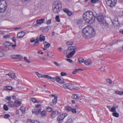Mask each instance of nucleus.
I'll use <instances>...</instances> for the list:
<instances>
[{
  "instance_id": "f257e3e1",
  "label": "nucleus",
  "mask_w": 123,
  "mask_h": 123,
  "mask_svg": "<svg viewBox=\"0 0 123 123\" xmlns=\"http://www.w3.org/2000/svg\"><path fill=\"white\" fill-rule=\"evenodd\" d=\"M82 35L86 39H89L95 36V32L93 27L88 25L82 30Z\"/></svg>"
},
{
  "instance_id": "f03ea898",
  "label": "nucleus",
  "mask_w": 123,
  "mask_h": 123,
  "mask_svg": "<svg viewBox=\"0 0 123 123\" xmlns=\"http://www.w3.org/2000/svg\"><path fill=\"white\" fill-rule=\"evenodd\" d=\"M84 19L88 23H93L95 20V18L93 12L91 11H87L85 12L83 15Z\"/></svg>"
},
{
  "instance_id": "7ed1b4c3",
  "label": "nucleus",
  "mask_w": 123,
  "mask_h": 123,
  "mask_svg": "<svg viewBox=\"0 0 123 123\" xmlns=\"http://www.w3.org/2000/svg\"><path fill=\"white\" fill-rule=\"evenodd\" d=\"M53 10L54 13H58L62 10V4L60 1H57L54 2L53 5Z\"/></svg>"
},
{
  "instance_id": "20e7f679",
  "label": "nucleus",
  "mask_w": 123,
  "mask_h": 123,
  "mask_svg": "<svg viewBox=\"0 0 123 123\" xmlns=\"http://www.w3.org/2000/svg\"><path fill=\"white\" fill-rule=\"evenodd\" d=\"M5 0H0V13L4 12L6 10V3Z\"/></svg>"
},
{
  "instance_id": "39448f33",
  "label": "nucleus",
  "mask_w": 123,
  "mask_h": 123,
  "mask_svg": "<svg viewBox=\"0 0 123 123\" xmlns=\"http://www.w3.org/2000/svg\"><path fill=\"white\" fill-rule=\"evenodd\" d=\"M77 49L75 46H70L69 47L68 50L70 52V53L66 55V57L68 58H70L73 56L75 53V50Z\"/></svg>"
},
{
  "instance_id": "423d86ee",
  "label": "nucleus",
  "mask_w": 123,
  "mask_h": 123,
  "mask_svg": "<svg viewBox=\"0 0 123 123\" xmlns=\"http://www.w3.org/2000/svg\"><path fill=\"white\" fill-rule=\"evenodd\" d=\"M106 5L111 7H113L115 6L117 0H105Z\"/></svg>"
},
{
  "instance_id": "0eeeda50",
  "label": "nucleus",
  "mask_w": 123,
  "mask_h": 123,
  "mask_svg": "<svg viewBox=\"0 0 123 123\" xmlns=\"http://www.w3.org/2000/svg\"><path fill=\"white\" fill-rule=\"evenodd\" d=\"M36 107L34 109L32 110V112L35 115H38L41 109V105L40 104L37 105L36 106Z\"/></svg>"
},
{
  "instance_id": "6e6552de",
  "label": "nucleus",
  "mask_w": 123,
  "mask_h": 123,
  "mask_svg": "<svg viewBox=\"0 0 123 123\" xmlns=\"http://www.w3.org/2000/svg\"><path fill=\"white\" fill-rule=\"evenodd\" d=\"M63 87L65 89H68L70 90H71L73 88L72 85L70 83H67L64 84L63 85Z\"/></svg>"
},
{
  "instance_id": "1a4fd4ad",
  "label": "nucleus",
  "mask_w": 123,
  "mask_h": 123,
  "mask_svg": "<svg viewBox=\"0 0 123 123\" xmlns=\"http://www.w3.org/2000/svg\"><path fill=\"white\" fill-rule=\"evenodd\" d=\"M67 116V114L66 113L61 114L58 116L57 118V120H62Z\"/></svg>"
},
{
  "instance_id": "9d476101",
  "label": "nucleus",
  "mask_w": 123,
  "mask_h": 123,
  "mask_svg": "<svg viewBox=\"0 0 123 123\" xmlns=\"http://www.w3.org/2000/svg\"><path fill=\"white\" fill-rule=\"evenodd\" d=\"M25 33L23 31H21L18 33L17 37L20 38L23 37L25 34Z\"/></svg>"
},
{
  "instance_id": "9b49d317",
  "label": "nucleus",
  "mask_w": 123,
  "mask_h": 123,
  "mask_svg": "<svg viewBox=\"0 0 123 123\" xmlns=\"http://www.w3.org/2000/svg\"><path fill=\"white\" fill-rule=\"evenodd\" d=\"M84 63L86 65H90L92 64V62L91 60L89 59L84 61Z\"/></svg>"
},
{
  "instance_id": "f8f14e48",
  "label": "nucleus",
  "mask_w": 123,
  "mask_h": 123,
  "mask_svg": "<svg viewBox=\"0 0 123 123\" xmlns=\"http://www.w3.org/2000/svg\"><path fill=\"white\" fill-rule=\"evenodd\" d=\"M101 25L103 28H107L108 27V24L105 21H104L101 24Z\"/></svg>"
},
{
  "instance_id": "ddd939ff",
  "label": "nucleus",
  "mask_w": 123,
  "mask_h": 123,
  "mask_svg": "<svg viewBox=\"0 0 123 123\" xmlns=\"http://www.w3.org/2000/svg\"><path fill=\"white\" fill-rule=\"evenodd\" d=\"M96 18L98 21L101 22L104 19V17L102 14H99L98 16Z\"/></svg>"
},
{
  "instance_id": "4468645a",
  "label": "nucleus",
  "mask_w": 123,
  "mask_h": 123,
  "mask_svg": "<svg viewBox=\"0 0 123 123\" xmlns=\"http://www.w3.org/2000/svg\"><path fill=\"white\" fill-rule=\"evenodd\" d=\"M49 96L50 97H54V99L52 100V101L53 104H55L57 102V97L55 96V95L52 94L50 95Z\"/></svg>"
},
{
  "instance_id": "2eb2a0df",
  "label": "nucleus",
  "mask_w": 123,
  "mask_h": 123,
  "mask_svg": "<svg viewBox=\"0 0 123 123\" xmlns=\"http://www.w3.org/2000/svg\"><path fill=\"white\" fill-rule=\"evenodd\" d=\"M57 112L58 113V111L57 110H56L52 112V113L51 114V117L52 119H53L55 117L56 115V113Z\"/></svg>"
},
{
  "instance_id": "dca6fc26",
  "label": "nucleus",
  "mask_w": 123,
  "mask_h": 123,
  "mask_svg": "<svg viewBox=\"0 0 123 123\" xmlns=\"http://www.w3.org/2000/svg\"><path fill=\"white\" fill-rule=\"evenodd\" d=\"M21 101L17 100L14 102V106L18 107L21 105Z\"/></svg>"
},
{
  "instance_id": "f3484780",
  "label": "nucleus",
  "mask_w": 123,
  "mask_h": 123,
  "mask_svg": "<svg viewBox=\"0 0 123 123\" xmlns=\"http://www.w3.org/2000/svg\"><path fill=\"white\" fill-rule=\"evenodd\" d=\"M56 81L58 83L61 84H62L64 83V80L61 81L60 78L59 77L56 76Z\"/></svg>"
},
{
  "instance_id": "a211bd4d",
  "label": "nucleus",
  "mask_w": 123,
  "mask_h": 123,
  "mask_svg": "<svg viewBox=\"0 0 123 123\" xmlns=\"http://www.w3.org/2000/svg\"><path fill=\"white\" fill-rule=\"evenodd\" d=\"M9 107H13L14 106V102L12 101H10L7 103Z\"/></svg>"
},
{
  "instance_id": "6ab92c4d",
  "label": "nucleus",
  "mask_w": 123,
  "mask_h": 123,
  "mask_svg": "<svg viewBox=\"0 0 123 123\" xmlns=\"http://www.w3.org/2000/svg\"><path fill=\"white\" fill-rule=\"evenodd\" d=\"M81 97V96L75 94H73L71 96V98H73L79 99Z\"/></svg>"
},
{
  "instance_id": "aec40b11",
  "label": "nucleus",
  "mask_w": 123,
  "mask_h": 123,
  "mask_svg": "<svg viewBox=\"0 0 123 123\" xmlns=\"http://www.w3.org/2000/svg\"><path fill=\"white\" fill-rule=\"evenodd\" d=\"M45 20L44 18L38 20L36 21L37 23L39 24H41L44 22Z\"/></svg>"
},
{
  "instance_id": "412c9836",
  "label": "nucleus",
  "mask_w": 123,
  "mask_h": 123,
  "mask_svg": "<svg viewBox=\"0 0 123 123\" xmlns=\"http://www.w3.org/2000/svg\"><path fill=\"white\" fill-rule=\"evenodd\" d=\"M6 75H8L10 77L12 78H14L15 76V74L14 73H11L7 74Z\"/></svg>"
},
{
  "instance_id": "4be33fe9",
  "label": "nucleus",
  "mask_w": 123,
  "mask_h": 123,
  "mask_svg": "<svg viewBox=\"0 0 123 123\" xmlns=\"http://www.w3.org/2000/svg\"><path fill=\"white\" fill-rule=\"evenodd\" d=\"M39 39L40 42L44 41L45 40V37L43 35L41 34L40 36Z\"/></svg>"
},
{
  "instance_id": "5701e85b",
  "label": "nucleus",
  "mask_w": 123,
  "mask_h": 123,
  "mask_svg": "<svg viewBox=\"0 0 123 123\" xmlns=\"http://www.w3.org/2000/svg\"><path fill=\"white\" fill-rule=\"evenodd\" d=\"M65 109L68 111H71L72 108L70 106H67L65 107Z\"/></svg>"
},
{
  "instance_id": "b1692460",
  "label": "nucleus",
  "mask_w": 123,
  "mask_h": 123,
  "mask_svg": "<svg viewBox=\"0 0 123 123\" xmlns=\"http://www.w3.org/2000/svg\"><path fill=\"white\" fill-rule=\"evenodd\" d=\"M44 47L46 48H48L49 47L50 45L49 43H48L46 42H45L44 43Z\"/></svg>"
},
{
  "instance_id": "393cba45",
  "label": "nucleus",
  "mask_w": 123,
  "mask_h": 123,
  "mask_svg": "<svg viewBox=\"0 0 123 123\" xmlns=\"http://www.w3.org/2000/svg\"><path fill=\"white\" fill-rule=\"evenodd\" d=\"M84 59L82 57H80L78 59L79 62L80 63L84 62Z\"/></svg>"
},
{
  "instance_id": "a878e982",
  "label": "nucleus",
  "mask_w": 123,
  "mask_h": 123,
  "mask_svg": "<svg viewBox=\"0 0 123 123\" xmlns=\"http://www.w3.org/2000/svg\"><path fill=\"white\" fill-rule=\"evenodd\" d=\"M46 114V111H42L41 113V116L43 117L45 116Z\"/></svg>"
},
{
  "instance_id": "bb28decb",
  "label": "nucleus",
  "mask_w": 123,
  "mask_h": 123,
  "mask_svg": "<svg viewBox=\"0 0 123 123\" xmlns=\"http://www.w3.org/2000/svg\"><path fill=\"white\" fill-rule=\"evenodd\" d=\"M112 115L115 117H117L119 116L118 114L116 112H114L112 114Z\"/></svg>"
},
{
  "instance_id": "cd10ccee",
  "label": "nucleus",
  "mask_w": 123,
  "mask_h": 123,
  "mask_svg": "<svg viewBox=\"0 0 123 123\" xmlns=\"http://www.w3.org/2000/svg\"><path fill=\"white\" fill-rule=\"evenodd\" d=\"M115 93L117 94L122 95L123 94V91H116Z\"/></svg>"
},
{
  "instance_id": "c85d7f7f",
  "label": "nucleus",
  "mask_w": 123,
  "mask_h": 123,
  "mask_svg": "<svg viewBox=\"0 0 123 123\" xmlns=\"http://www.w3.org/2000/svg\"><path fill=\"white\" fill-rule=\"evenodd\" d=\"M47 110L48 112H51L53 111V109L50 107H48L47 108Z\"/></svg>"
},
{
  "instance_id": "c756f323",
  "label": "nucleus",
  "mask_w": 123,
  "mask_h": 123,
  "mask_svg": "<svg viewBox=\"0 0 123 123\" xmlns=\"http://www.w3.org/2000/svg\"><path fill=\"white\" fill-rule=\"evenodd\" d=\"M10 36L9 35V34H6V35H5L3 37V38L5 39L9 38H10Z\"/></svg>"
},
{
  "instance_id": "7c9ffc66",
  "label": "nucleus",
  "mask_w": 123,
  "mask_h": 123,
  "mask_svg": "<svg viewBox=\"0 0 123 123\" xmlns=\"http://www.w3.org/2000/svg\"><path fill=\"white\" fill-rule=\"evenodd\" d=\"M82 69H76L74 71L72 72V73L73 74H75L76 73L78 72V71H79L80 70H82Z\"/></svg>"
},
{
  "instance_id": "2f4dec72",
  "label": "nucleus",
  "mask_w": 123,
  "mask_h": 123,
  "mask_svg": "<svg viewBox=\"0 0 123 123\" xmlns=\"http://www.w3.org/2000/svg\"><path fill=\"white\" fill-rule=\"evenodd\" d=\"M55 20L56 21L58 22H60V19L59 16L57 15L56 16Z\"/></svg>"
},
{
  "instance_id": "473e14b6",
  "label": "nucleus",
  "mask_w": 123,
  "mask_h": 123,
  "mask_svg": "<svg viewBox=\"0 0 123 123\" xmlns=\"http://www.w3.org/2000/svg\"><path fill=\"white\" fill-rule=\"evenodd\" d=\"M73 121L71 119H69L67 120V121L65 123H72Z\"/></svg>"
},
{
  "instance_id": "72a5a7b5",
  "label": "nucleus",
  "mask_w": 123,
  "mask_h": 123,
  "mask_svg": "<svg viewBox=\"0 0 123 123\" xmlns=\"http://www.w3.org/2000/svg\"><path fill=\"white\" fill-rule=\"evenodd\" d=\"M3 51V50L2 49L0 50V57H2L4 55V54Z\"/></svg>"
},
{
  "instance_id": "f704fd0d",
  "label": "nucleus",
  "mask_w": 123,
  "mask_h": 123,
  "mask_svg": "<svg viewBox=\"0 0 123 123\" xmlns=\"http://www.w3.org/2000/svg\"><path fill=\"white\" fill-rule=\"evenodd\" d=\"M4 45L6 46H9L10 45V43L9 42H7L4 43Z\"/></svg>"
},
{
  "instance_id": "c9c22d12",
  "label": "nucleus",
  "mask_w": 123,
  "mask_h": 123,
  "mask_svg": "<svg viewBox=\"0 0 123 123\" xmlns=\"http://www.w3.org/2000/svg\"><path fill=\"white\" fill-rule=\"evenodd\" d=\"M91 1L92 3H96L99 2V0H91Z\"/></svg>"
},
{
  "instance_id": "e433bc0d",
  "label": "nucleus",
  "mask_w": 123,
  "mask_h": 123,
  "mask_svg": "<svg viewBox=\"0 0 123 123\" xmlns=\"http://www.w3.org/2000/svg\"><path fill=\"white\" fill-rule=\"evenodd\" d=\"M4 109L6 111H7L8 110V108L7 106L6 105H4L3 106Z\"/></svg>"
},
{
  "instance_id": "4c0bfd02",
  "label": "nucleus",
  "mask_w": 123,
  "mask_h": 123,
  "mask_svg": "<svg viewBox=\"0 0 123 123\" xmlns=\"http://www.w3.org/2000/svg\"><path fill=\"white\" fill-rule=\"evenodd\" d=\"M106 82L107 83L109 84H111L112 83V80L110 79H107L106 80Z\"/></svg>"
},
{
  "instance_id": "58836bf2",
  "label": "nucleus",
  "mask_w": 123,
  "mask_h": 123,
  "mask_svg": "<svg viewBox=\"0 0 123 123\" xmlns=\"http://www.w3.org/2000/svg\"><path fill=\"white\" fill-rule=\"evenodd\" d=\"M31 100L34 103H38L39 102L37 101L36 100V99L34 98H32L31 99Z\"/></svg>"
},
{
  "instance_id": "ea45409f",
  "label": "nucleus",
  "mask_w": 123,
  "mask_h": 123,
  "mask_svg": "<svg viewBox=\"0 0 123 123\" xmlns=\"http://www.w3.org/2000/svg\"><path fill=\"white\" fill-rule=\"evenodd\" d=\"M73 43V42L71 41H69L66 42V44L68 45H72Z\"/></svg>"
},
{
  "instance_id": "a19ab883",
  "label": "nucleus",
  "mask_w": 123,
  "mask_h": 123,
  "mask_svg": "<svg viewBox=\"0 0 123 123\" xmlns=\"http://www.w3.org/2000/svg\"><path fill=\"white\" fill-rule=\"evenodd\" d=\"M11 57L12 58H13L14 59H17V57H18L17 55H12L11 56Z\"/></svg>"
},
{
  "instance_id": "79ce46f5",
  "label": "nucleus",
  "mask_w": 123,
  "mask_h": 123,
  "mask_svg": "<svg viewBox=\"0 0 123 123\" xmlns=\"http://www.w3.org/2000/svg\"><path fill=\"white\" fill-rule=\"evenodd\" d=\"M36 74H37V75L39 77H43V75L41 74H39L37 72H36Z\"/></svg>"
},
{
  "instance_id": "37998d69",
  "label": "nucleus",
  "mask_w": 123,
  "mask_h": 123,
  "mask_svg": "<svg viewBox=\"0 0 123 123\" xmlns=\"http://www.w3.org/2000/svg\"><path fill=\"white\" fill-rule=\"evenodd\" d=\"M20 109L21 111L24 112L25 111V108L24 106H22L20 107Z\"/></svg>"
},
{
  "instance_id": "c03bdc74",
  "label": "nucleus",
  "mask_w": 123,
  "mask_h": 123,
  "mask_svg": "<svg viewBox=\"0 0 123 123\" xmlns=\"http://www.w3.org/2000/svg\"><path fill=\"white\" fill-rule=\"evenodd\" d=\"M17 60H21L23 59V57L20 55H17Z\"/></svg>"
},
{
  "instance_id": "a18cd8bd",
  "label": "nucleus",
  "mask_w": 123,
  "mask_h": 123,
  "mask_svg": "<svg viewBox=\"0 0 123 123\" xmlns=\"http://www.w3.org/2000/svg\"><path fill=\"white\" fill-rule=\"evenodd\" d=\"M6 89L8 90H12L13 89L12 87L11 86H6Z\"/></svg>"
},
{
  "instance_id": "49530a36",
  "label": "nucleus",
  "mask_w": 123,
  "mask_h": 123,
  "mask_svg": "<svg viewBox=\"0 0 123 123\" xmlns=\"http://www.w3.org/2000/svg\"><path fill=\"white\" fill-rule=\"evenodd\" d=\"M82 22V20H78L77 22V23L78 25H81Z\"/></svg>"
},
{
  "instance_id": "de8ad7c7",
  "label": "nucleus",
  "mask_w": 123,
  "mask_h": 123,
  "mask_svg": "<svg viewBox=\"0 0 123 123\" xmlns=\"http://www.w3.org/2000/svg\"><path fill=\"white\" fill-rule=\"evenodd\" d=\"M110 111L111 112H116V108L114 107H112Z\"/></svg>"
},
{
  "instance_id": "09e8293b",
  "label": "nucleus",
  "mask_w": 123,
  "mask_h": 123,
  "mask_svg": "<svg viewBox=\"0 0 123 123\" xmlns=\"http://www.w3.org/2000/svg\"><path fill=\"white\" fill-rule=\"evenodd\" d=\"M43 78L50 79V78H51V77H50L49 75H43Z\"/></svg>"
},
{
  "instance_id": "8fccbe9b",
  "label": "nucleus",
  "mask_w": 123,
  "mask_h": 123,
  "mask_svg": "<svg viewBox=\"0 0 123 123\" xmlns=\"http://www.w3.org/2000/svg\"><path fill=\"white\" fill-rule=\"evenodd\" d=\"M63 10L64 12L66 13H68V12L69 10H68V9L66 8L63 9Z\"/></svg>"
},
{
  "instance_id": "3c124183",
  "label": "nucleus",
  "mask_w": 123,
  "mask_h": 123,
  "mask_svg": "<svg viewBox=\"0 0 123 123\" xmlns=\"http://www.w3.org/2000/svg\"><path fill=\"white\" fill-rule=\"evenodd\" d=\"M24 59L25 61L27 62L28 63H30V62L27 59L26 57H25L24 58Z\"/></svg>"
},
{
  "instance_id": "603ef678",
  "label": "nucleus",
  "mask_w": 123,
  "mask_h": 123,
  "mask_svg": "<svg viewBox=\"0 0 123 123\" xmlns=\"http://www.w3.org/2000/svg\"><path fill=\"white\" fill-rule=\"evenodd\" d=\"M10 117V116L8 114H5L4 115V118H7Z\"/></svg>"
},
{
  "instance_id": "864d4df0",
  "label": "nucleus",
  "mask_w": 123,
  "mask_h": 123,
  "mask_svg": "<svg viewBox=\"0 0 123 123\" xmlns=\"http://www.w3.org/2000/svg\"><path fill=\"white\" fill-rule=\"evenodd\" d=\"M39 37H37V38H36V39H35V42H37L38 43H39Z\"/></svg>"
},
{
  "instance_id": "5fc2aeb1",
  "label": "nucleus",
  "mask_w": 123,
  "mask_h": 123,
  "mask_svg": "<svg viewBox=\"0 0 123 123\" xmlns=\"http://www.w3.org/2000/svg\"><path fill=\"white\" fill-rule=\"evenodd\" d=\"M50 79H51V81H52L53 82L55 81L56 80V77H51Z\"/></svg>"
},
{
  "instance_id": "6e6d98bb",
  "label": "nucleus",
  "mask_w": 123,
  "mask_h": 123,
  "mask_svg": "<svg viewBox=\"0 0 123 123\" xmlns=\"http://www.w3.org/2000/svg\"><path fill=\"white\" fill-rule=\"evenodd\" d=\"M30 123H40L37 120H32L31 121Z\"/></svg>"
},
{
  "instance_id": "4d7b16f0",
  "label": "nucleus",
  "mask_w": 123,
  "mask_h": 123,
  "mask_svg": "<svg viewBox=\"0 0 123 123\" xmlns=\"http://www.w3.org/2000/svg\"><path fill=\"white\" fill-rule=\"evenodd\" d=\"M54 64L56 66L59 67L60 66V64H59L57 62H54Z\"/></svg>"
},
{
  "instance_id": "13d9d810",
  "label": "nucleus",
  "mask_w": 123,
  "mask_h": 123,
  "mask_svg": "<svg viewBox=\"0 0 123 123\" xmlns=\"http://www.w3.org/2000/svg\"><path fill=\"white\" fill-rule=\"evenodd\" d=\"M35 39L34 37L31 38L30 39V42L32 43L34 42L35 41Z\"/></svg>"
},
{
  "instance_id": "bf43d9fd",
  "label": "nucleus",
  "mask_w": 123,
  "mask_h": 123,
  "mask_svg": "<svg viewBox=\"0 0 123 123\" xmlns=\"http://www.w3.org/2000/svg\"><path fill=\"white\" fill-rule=\"evenodd\" d=\"M11 99V97H10V96H7L6 97V100H8L9 101H10V100Z\"/></svg>"
},
{
  "instance_id": "052dcab7",
  "label": "nucleus",
  "mask_w": 123,
  "mask_h": 123,
  "mask_svg": "<svg viewBox=\"0 0 123 123\" xmlns=\"http://www.w3.org/2000/svg\"><path fill=\"white\" fill-rule=\"evenodd\" d=\"M61 74L62 76H63L67 75V74L65 73L62 72L61 73Z\"/></svg>"
},
{
  "instance_id": "680f3d73",
  "label": "nucleus",
  "mask_w": 123,
  "mask_h": 123,
  "mask_svg": "<svg viewBox=\"0 0 123 123\" xmlns=\"http://www.w3.org/2000/svg\"><path fill=\"white\" fill-rule=\"evenodd\" d=\"M71 111L73 113H76V109H72Z\"/></svg>"
},
{
  "instance_id": "e2e57ef3",
  "label": "nucleus",
  "mask_w": 123,
  "mask_h": 123,
  "mask_svg": "<svg viewBox=\"0 0 123 123\" xmlns=\"http://www.w3.org/2000/svg\"><path fill=\"white\" fill-rule=\"evenodd\" d=\"M67 14L68 16H70L72 15V13L71 11L69 10Z\"/></svg>"
},
{
  "instance_id": "0e129e2a",
  "label": "nucleus",
  "mask_w": 123,
  "mask_h": 123,
  "mask_svg": "<svg viewBox=\"0 0 123 123\" xmlns=\"http://www.w3.org/2000/svg\"><path fill=\"white\" fill-rule=\"evenodd\" d=\"M67 61L70 63H72L73 62V61L71 59H68L66 60Z\"/></svg>"
},
{
  "instance_id": "69168bd1",
  "label": "nucleus",
  "mask_w": 123,
  "mask_h": 123,
  "mask_svg": "<svg viewBox=\"0 0 123 123\" xmlns=\"http://www.w3.org/2000/svg\"><path fill=\"white\" fill-rule=\"evenodd\" d=\"M39 44V43H38L35 42L34 43V46H37Z\"/></svg>"
},
{
  "instance_id": "338daca9",
  "label": "nucleus",
  "mask_w": 123,
  "mask_h": 123,
  "mask_svg": "<svg viewBox=\"0 0 123 123\" xmlns=\"http://www.w3.org/2000/svg\"><path fill=\"white\" fill-rule=\"evenodd\" d=\"M12 41L14 42L15 44H16V41L15 38L14 37H13L12 38Z\"/></svg>"
},
{
  "instance_id": "774afa93",
  "label": "nucleus",
  "mask_w": 123,
  "mask_h": 123,
  "mask_svg": "<svg viewBox=\"0 0 123 123\" xmlns=\"http://www.w3.org/2000/svg\"><path fill=\"white\" fill-rule=\"evenodd\" d=\"M51 23V20H49L48 21H47L46 24H49Z\"/></svg>"
}]
</instances>
